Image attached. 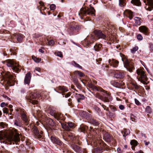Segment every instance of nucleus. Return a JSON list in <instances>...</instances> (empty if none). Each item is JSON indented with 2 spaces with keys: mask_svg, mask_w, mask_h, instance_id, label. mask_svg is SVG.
I'll return each instance as SVG.
<instances>
[{
  "mask_svg": "<svg viewBox=\"0 0 153 153\" xmlns=\"http://www.w3.org/2000/svg\"><path fill=\"white\" fill-rule=\"evenodd\" d=\"M62 137L65 140L70 144L76 139L74 134L69 131L64 132L62 134Z\"/></svg>",
  "mask_w": 153,
  "mask_h": 153,
  "instance_id": "f8f14e48",
  "label": "nucleus"
},
{
  "mask_svg": "<svg viewBox=\"0 0 153 153\" xmlns=\"http://www.w3.org/2000/svg\"><path fill=\"white\" fill-rule=\"evenodd\" d=\"M40 96L38 93H34L30 94L27 98L26 97V98L28 102L34 105L37 104L38 103V101L35 100H33V99H36L37 97H39Z\"/></svg>",
  "mask_w": 153,
  "mask_h": 153,
  "instance_id": "dca6fc26",
  "label": "nucleus"
},
{
  "mask_svg": "<svg viewBox=\"0 0 153 153\" xmlns=\"http://www.w3.org/2000/svg\"><path fill=\"white\" fill-rule=\"evenodd\" d=\"M71 64L76 68H77L80 69H82V67L74 61H73L71 62Z\"/></svg>",
  "mask_w": 153,
  "mask_h": 153,
  "instance_id": "49530a36",
  "label": "nucleus"
},
{
  "mask_svg": "<svg viewBox=\"0 0 153 153\" xmlns=\"http://www.w3.org/2000/svg\"><path fill=\"white\" fill-rule=\"evenodd\" d=\"M13 134L14 135V137L13 138V141L15 142L16 144L20 141V139L19 137V134L18 133L17 130L15 128L13 129Z\"/></svg>",
  "mask_w": 153,
  "mask_h": 153,
  "instance_id": "aec40b11",
  "label": "nucleus"
},
{
  "mask_svg": "<svg viewBox=\"0 0 153 153\" xmlns=\"http://www.w3.org/2000/svg\"><path fill=\"white\" fill-rule=\"evenodd\" d=\"M48 111L50 114L53 117L59 122L60 120H64V118L63 114L59 112H56V108L53 106H50Z\"/></svg>",
  "mask_w": 153,
  "mask_h": 153,
  "instance_id": "6e6552de",
  "label": "nucleus"
},
{
  "mask_svg": "<svg viewBox=\"0 0 153 153\" xmlns=\"http://www.w3.org/2000/svg\"><path fill=\"white\" fill-rule=\"evenodd\" d=\"M47 43H48V45L50 46H52L54 43V41L53 40H50L48 41Z\"/></svg>",
  "mask_w": 153,
  "mask_h": 153,
  "instance_id": "13d9d810",
  "label": "nucleus"
},
{
  "mask_svg": "<svg viewBox=\"0 0 153 153\" xmlns=\"http://www.w3.org/2000/svg\"><path fill=\"white\" fill-rule=\"evenodd\" d=\"M111 112L115 113V111L118 110V108L116 106L112 105H109V106Z\"/></svg>",
  "mask_w": 153,
  "mask_h": 153,
  "instance_id": "a18cd8bd",
  "label": "nucleus"
},
{
  "mask_svg": "<svg viewBox=\"0 0 153 153\" xmlns=\"http://www.w3.org/2000/svg\"><path fill=\"white\" fill-rule=\"evenodd\" d=\"M26 145L27 146V147H25V148L27 149V151L29 152H33V151L34 149V147H33L31 146V143L29 140H27L25 141Z\"/></svg>",
  "mask_w": 153,
  "mask_h": 153,
  "instance_id": "c85d7f7f",
  "label": "nucleus"
},
{
  "mask_svg": "<svg viewBox=\"0 0 153 153\" xmlns=\"http://www.w3.org/2000/svg\"><path fill=\"white\" fill-rule=\"evenodd\" d=\"M130 133V130L126 128L124 129L123 130L121 131V133L123 135V136L124 137L125 139L126 137Z\"/></svg>",
  "mask_w": 153,
  "mask_h": 153,
  "instance_id": "4c0bfd02",
  "label": "nucleus"
},
{
  "mask_svg": "<svg viewBox=\"0 0 153 153\" xmlns=\"http://www.w3.org/2000/svg\"><path fill=\"white\" fill-rule=\"evenodd\" d=\"M26 90L24 88H22L19 91V94L22 95L26 93Z\"/></svg>",
  "mask_w": 153,
  "mask_h": 153,
  "instance_id": "8fccbe9b",
  "label": "nucleus"
},
{
  "mask_svg": "<svg viewBox=\"0 0 153 153\" xmlns=\"http://www.w3.org/2000/svg\"><path fill=\"white\" fill-rule=\"evenodd\" d=\"M40 6L37 7V8L40 10L41 12L42 10H44L46 9V7H44V4L43 2H39Z\"/></svg>",
  "mask_w": 153,
  "mask_h": 153,
  "instance_id": "79ce46f5",
  "label": "nucleus"
},
{
  "mask_svg": "<svg viewBox=\"0 0 153 153\" xmlns=\"http://www.w3.org/2000/svg\"><path fill=\"white\" fill-rule=\"evenodd\" d=\"M120 55L122 58V60L123 62L124 67L126 68L127 71L130 72H133L135 69L134 64L129 61L126 56L122 53H120Z\"/></svg>",
  "mask_w": 153,
  "mask_h": 153,
  "instance_id": "0eeeda50",
  "label": "nucleus"
},
{
  "mask_svg": "<svg viewBox=\"0 0 153 153\" xmlns=\"http://www.w3.org/2000/svg\"><path fill=\"white\" fill-rule=\"evenodd\" d=\"M103 138L107 142H111L112 145L114 146H116V143L115 140L113 138V137L111 136L108 133H105L103 136Z\"/></svg>",
  "mask_w": 153,
  "mask_h": 153,
  "instance_id": "f3484780",
  "label": "nucleus"
},
{
  "mask_svg": "<svg viewBox=\"0 0 153 153\" xmlns=\"http://www.w3.org/2000/svg\"><path fill=\"white\" fill-rule=\"evenodd\" d=\"M16 48L14 47L13 48H10V51L11 52V54H12L13 53L14 55L15 54V53H14V50H15V48Z\"/></svg>",
  "mask_w": 153,
  "mask_h": 153,
  "instance_id": "e2e57ef3",
  "label": "nucleus"
},
{
  "mask_svg": "<svg viewBox=\"0 0 153 153\" xmlns=\"http://www.w3.org/2000/svg\"><path fill=\"white\" fill-rule=\"evenodd\" d=\"M137 39L141 41L143 39V37L142 35L140 34H138L137 36Z\"/></svg>",
  "mask_w": 153,
  "mask_h": 153,
  "instance_id": "4d7b16f0",
  "label": "nucleus"
},
{
  "mask_svg": "<svg viewBox=\"0 0 153 153\" xmlns=\"http://www.w3.org/2000/svg\"><path fill=\"white\" fill-rule=\"evenodd\" d=\"M56 55L59 57H62V53L60 52H58L56 53Z\"/></svg>",
  "mask_w": 153,
  "mask_h": 153,
  "instance_id": "69168bd1",
  "label": "nucleus"
},
{
  "mask_svg": "<svg viewBox=\"0 0 153 153\" xmlns=\"http://www.w3.org/2000/svg\"><path fill=\"white\" fill-rule=\"evenodd\" d=\"M139 31L143 33L144 34L146 35H149V30L145 26H141L139 28Z\"/></svg>",
  "mask_w": 153,
  "mask_h": 153,
  "instance_id": "5701e85b",
  "label": "nucleus"
},
{
  "mask_svg": "<svg viewBox=\"0 0 153 153\" xmlns=\"http://www.w3.org/2000/svg\"><path fill=\"white\" fill-rule=\"evenodd\" d=\"M146 111L148 113L150 114L152 112V109L150 106H147L146 108Z\"/></svg>",
  "mask_w": 153,
  "mask_h": 153,
  "instance_id": "864d4df0",
  "label": "nucleus"
},
{
  "mask_svg": "<svg viewBox=\"0 0 153 153\" xmlns=\"http://www.w3.org/2000/svg\"><path fill=\"white\" fill-rule=\"evenodd\" d=\"M45 121L47 124L51 126H54L56 124L55 123L52 119L49 118H46Z\"/></svg>",
  "mask_w": 153,
  "mask_h": 153,
  "instance_id": "f704fd0d",
  "label": "nucleus"
},
{
  "mask_svg": "<svg viewBox=\"0 0 153 153\" xmlns=\"http://www.w3.org/2000/svg\"><path fill=\"white\" fill-rule=\"evenodd\" d=\"M73 82L75 84V85L79 89H82V86L79 83L77 79L74 77V76L73 77Z\"/></svg>",
  "mask_w": 153,
  "mask_h": 153,
  "instance_id": "e433bc0d",
  "label": "nucleus"
},
{
  "mask_svg": "<svg viewBox=\"0 0 153 153\" xmlns=\"http://www.w3.org/2000/svg\"><path fill=\"white\" fill-rule=\"evenodd\" d=\"M108 112V113L107 114L110 118H114L116 117V115L115 113L111 112L109 110Z\"/></svg>",
  "mask_w": 153,
  "mask_h": 153,
  "instance_id": "c03bdc74",
  "label": "nucleus"
},
{
  "mask_svg": "<svg viewBox=\"0 0 153 153\" xmlns=\"http://www.w3.org/2000/svg\"><path fill=\"white\" fill-rule=\"evenodd\" d=\"M82 113L83 115V117L85 118L89 121L92 118L91 115L89 113L84 111H83Z\"/></svg>",
  "mask_w": 153,
  "mask_h": 153,
  "instance_id": "58836bf2",
  "label": "nucleus"
},
{
  "mask_svg": "<svg viewBox=\"0 0 153 153\" xmlns=\"http://www.w3.org/2000/svg\"><path fill=\"white\" fill-rule=\"evenodd\" d=\"M135 23L136 25H141V22L140 21V18L139 17H136L134 18Z\"/></svg>",
  "mask_w": 153,
  "mask_h": 153,
  "instance_id": "3c124183",
  "label": "nucleus"
},
{
  "mask_svg": "<svg viewBox=\"0 0 153 153\" xmlns=\"http://www.w3.org/2000/svg\"><path fill=\"white\" fill-rule=\"evenodd\" d=\"M149 45H150V50L152 52L153 51V44L150 43Z\"/></svg>",
  "mask_w": 153,
  "mask_h": 153,
  "instance_id": "0e129e2a",
  "label": "nucleus"
},
{
  "mask_svg": "<svg viewBox=\"0 0 153 153\" xmlns=\"http://www.w3.org/2000/svg\"><path fill=\"white\" fill-rule=\"evenodd\" d=\"M126 0H119V5L120 7H124L126 4Z\"/></svg>",
  "mask_w": 153,
  "mask_h": 153,
  "instance_id": "de8ad7c7",
  "label": "nucleus"
},
{
  "mask_svg": "<svg viewBox=\"0 0 153 153\" xmlns=\"http://www.w3.org/2000/svg\"><path fill=\"white\" fill-rule=\"evenodd\" d=\"M114 76L117 78L123 79L125 76V74L122 71H117L115 74Z\"/></svg>",
  "mask_w": 153,
  "mask_h": 153,
  "instance_id": "7c9ffc66",
  "label": "nucleus"
},
{
  "mask_svg": "<svg viewBox=\"0 0 153 153\" xmlns=\"http://www.w3.org/2000/svg\"><path fill=\"white\" fill-rule=\"evenodd\" d=\"M137 76L138 80L144 85H147L148 80L146 72L144 68L140 67L136 70Z\"/></svg>",
  "mask_w": 153,
  "mask_h": 153,
  "instance_id": "423d86ee",
  "label": "nucleus"
},
{
  "mask_svg": "<svg viewBox=\"0 0 153 153\" xmlns=\"http://www.w3.org/2000/svg\"><path fill=\"white\" fill-rule=\"evenodd\" d=\"M138 49V48L137 46H136L134 47L131 50V52L134 53H135V52L137 51Z\"/></svg>",
  "mask_w": 153,
  "mask_h": 153,
  "instance_id": "5fc2aeb1",
  "label": "nucleus"
},
{
  "mask_svg": "<svg viewBox=\"0 0 153 153\" xmlns=\"http://www.w3.org/2000/svg\"><path fill=\"white\" fill-rule=\"evenodd\" d=\"M75 97L78 103H81V101L84 100L85 97L83 94H76Z\"/></svg>",
  "mask_w": 153,
  "mask_h": 153,
  "instance_id": "a878e982",
  "label": "nucleus"
},
{
  "mask_svg": "<svg viewBox=\"0 0 153 153\" xmlns=\"http://www.w3.org/2000/svg\"><path fill=\"white\" fill-rule=\"evenodd\" d=\"M55 90L58 92H59L58 91L62 92H66L68 91L67 88L64 86H59L55 89Z\"/></svg>",
  "mask_w": 153,
  "mask_h": 153,
  "instance_id": "cd10ccee",
  "label": "nucleus"
},
{
  "mask_svg": "<svg viewBox=\"0 0 153 153\" xmlns=\"http://www.w3.org/2000/svg\"><path fill=\"white\" fill-rule=\"evenodd\" d=\"M82 26L77 24L70 26L68 31L70 35H75L78 33V32L81 29Z\"/></svg>",
  "mask_w": 153,
  "mask_h": 153,
  "instance_id": "4468645a",
  "label": "nucleus"
},
{
  "mask_svg": "<svg viewBox=\"0 0 153 153\" xmlns=\"http://www.w3.org/2000/svg\"><path fill=\"white\" fill-rule=\"evenodd\" d=\"M94 42V40H90L89 38L85 39L83 41H82V44L84 47L88 48L91 45L93 44Z\"/></svg>",
  "mask_w": 153,
  "mask_h": 153,
  "instance_id": "412c9836",
  "label": "nucleus"
},
{
  "mask_svg": "<svg viewBox=\"0 0 153 153\" xmlns=\"http://www.w3.org/2000/svg\"><path fill=\"white\" fill-rule=\"evenodd\" d=\"M93 32L94 36H92L91 39L94 40H98L99 39H102L106 40L108 39V38L106 35L100 30H95Z\"/></svg>",
  "mask_w": 153,
  "mask_h": 153,
  "instance_id": "9b49d317",
  "label": "nucleus"
},
{
  "mask_svg": "<svg viewBox=\"0 0 153 153\" xmlns=\"http://www.w3.org/2000/svg\"><path fill=\"white\" fill-rule=\"evenodd\" d=\"M146 5H148L147 8L146 9L148 10L151 11L153 9V0H143Z\"/></svg>",
  "mask_w": 153,
  "mask_h": 153,
  "instance_id": "4be33fe9",
  "label": "nucleus"
},
{
  "mask_svg": "<svg viewBox=\"0 0 153 153\" xmlns=\"http://www.w3.org/2000/svg\"><path fill=\"white\" fill-rule=\"evenodd\" d=\"M87 85L89 89L93 91L102 92L101 99L104 102H109L112 101V97L110 92L104 90L100 87L95 86L91 82H88Z\"/></svg>",
  "mask_w": 153,
  "mask_h": 153,
  "instance_id": "f03ea898",
  "label": "nucleus"
},
{
  "mask_svg": "<svg viewBox=\"0 0 153 153\" xmlns=\"http://www.w3.org/2000/svg\"><path fill=\"white\" fill-rule=\"evenodd\" d=\"M124 14L126 17L131 19L134 16V13L129 10H126L124 12Z\"/></svg>",
  "mask_w": 153,
  "mask_h": 153,
  "instance_id": "b1692460",
  "label": "nucleus"
},
{
  "mask_svg": "<svg viewBox=\"0 0 153 153\" xmlns=\"http://www.w3.org/2000/svg\"><path fill=\"white\" fill-rule=\"evenodd\" d=\"M15 36L18 42L19 43L22 42L23 39L25 37L21 33L17 34L15 35Z\"/></svg>",
  "mask_w": 153,
  "mask_h": 153,
  "instance_id": "72a5a7b5",
  "label": "nucleus"
},
{
  "mask_svg": "<svg viewBox=\"0 0 153 153\" xmlns=\"http://www.w3.org/2000/svg\"><path fill=\"white\" fill-rule=\"evenodd\" d=\"M71 147L75 152H79L82 151V148L76 144L75 143H72L71 144Z\"/></svg>",
  "mask_w": 153,
  "mask_h": 153,
  "instance_id": "bb28decb",
  "label": "nucleus"
},
{
  "mask_svg": "<svg viewBox=\"0 0 153 153\" xmlns=\"http://www.w3.org/2000/svg\"><path fill=\"white\" fill-rule=\"evenodd\" d=\"M131 2L133 5L138 6H141V4L140 0H131Z\"/></svg>",
  "mask_w": 153,
  "mask_h": 153,
  "instance_id": "ea45409f",
  "label": "nucleus"
},
{
  "mask_svg": "<svg viewBox=\"0 0 153 153\" xmlns=\"http://www.w3.org/2000/svg\"><path fill=\"white\" fill-rule=\"evenodd\" d=\"M130 143L131 145L132 146L131 148L133 150H135V147L139 144L138 142L135 140H131Z\"/></svg>",
  "mask_w": 153,
  "mask_h": 153,
  "instance_id": "c9c22d12",
  "label": "nucleus"
},
{
  "mask_svg": "<svg viewBox=\"0 0 153 153\" xmlns=\"http://www.w3.org/2000/svg\"><path fill=\"white\" fill-rule=\"evenodd\" d=\"M9 109L7 108H4L3 109V112L4 113H9Z\"/></svg>",
  "mask_w": 153,
  "mask_h": 153,
  "instance_id": "680f3d73",
  "label": "nucleus"
},
{
  "mask_svg": "<svg viewBox=\"0 0 153 153\" xmlns=\"http://www.w3.org/2000/svg\"><path fill=\"white\" fill-rule=\"evenodd\" d=\"M51 141L55 144L59 146V149L62 151L64 153H68L69 152L68 146L64 143L58 138L56 136H51L50 137Z\"/></svg>",
  "mask_w": 153,
  "mask_h": 153,
  "instance_id": "39448f33",
  "label": "nucleus"
},
{
  "mask_svg": "<svg viewBox=\"0 0 153 153\" xmlns=\"http://www.w3.org/2000/svg\"><path fill=\"white\" fill-rule=\"evenodd\" d=\"M51 10H53L56 8V5L53 4H51L50 6Z\"/></svg>",
  "mask_w": 153,
  "mask_h": 153,
  "instance_id": "052dcab7",
  "label": "nucleus"
},
{
  "mask_svg": "<svg viewBox=\"0 0 153 153\" xmlns=\"http://www.w3.org/2000/svg\"><path fill=\"white\" fill-rule=\"evenodd\" d=\"M34 37L36 41L39 42V43L41 45H43L44 43H47L48 41V37L44 35L35 34Z\"/></svg>",
  "mask_w": 153,
  "mask_h": 153,
  "instance_id": "2eb2a0df",
  "label": "nucleus"
},
{
  "mask_svg": "<svg viewBox=\"0 0 153 153\" xmlns=\"http://www.w3.org/2000/svg\"><path fill=\"white\" fill-rule=\"evenodd\" d=\"M100 105H101V106L104 108V110H105L107 111H109V108L108 107H107L106 106H105V105L103 104H102L101 103H100Z\"/></svg>",
  "mask_w": 153,
  "mask_h": 153,
  "instance_id": "6e6d98bb",
  "label": "nucleus"
},
{
  "mask_svg": "<svg viewBox=\"0 0 153 153\" xmlns=\"http://www.w3.org/2000/svg\"><path fill=\"white\" fill-rule=\"evenodd\" d=\"M94 151L95 153H101L103 151V149L101 148H97Z\"/></svg>",
  "mask_w": 153,
  "mask_h": 153,
  "instance_id": "603ef678",
  "label": "nucleus"
},
{
  "mask_svg": "<svg viewBox=\"0 0 153 153\" xmlns=\"http://www.w3.org/2000/svg\"><path fill=\"white\" fill-rule=\"evenodd\" d=\"M95 10L93 7H85L80 9L79 15L81 19L90 21L91 20L90 16H95Z\"/></svg>",
  "mask_w": 153,
  "mask_h": 153,
  "instance_id": "7ed1b4c3",
  "label": "nucleus"
},
{
  "mask_svg": "<svg viewBox=\"0 0 153 153\" xmlns=\"http://www.w3.org/2000/svg\"><path fill=\"white\" fill-rule=\"evenodd\" d=\"M31 79L30 73V72H28L26 74L24 79V82L25 84H29Z\"/></svg>",
  "mask_w": 153,
  "mask_h": 153,
  "instance_id": "473e14b6",
  "label": "nucleus"
},
{
  "mask_svg": "<svg viewBox=\"0 0 153 153\" xmlns=\"http://www.w3.org/2000/svg\"><path fill=\"white\" fill-rule=\"evenodd\" d=\"M6 61L7 66L10 67L14 72L18 73L21 71V66L16 63L13 60L8 59Z\"/></svg>",
  "mask_w": 153,
  "mask_h": 153,
  "instance_id": "1a4fd4ad",
  "label": "nucleus"
},
{
  "mask_svg": "<svg viewBox=\"0 0 153 153\" xmlns=\"http://www.w3.org/2000/svg\"><path fill=\"white\" fill-rule=\"evenodd\" d=\"M26 114L25 111H21L20 112L21 119H17L15 120L14 121V125L19 127H22L23 124L25 126H28V127L32 130L35 138L40 140L42 141L43 139V131L39 127L30 123L29 117Z\"/></svg>",
  "mask_w": 153,
  "mask_h": 153,
  "instance_id": "f257e3e1",
  "label": "nucleus"
},
{
  "mask_svg": "<svg viewBox=\"0 0 153 153\" xmlns=\"http://www.w3.org/2000/svg\"><path fill=\"white\" fill-rule=\"evenodd\" d=\"M40 110H36L35 109L32 110V113L33 116L35 117L36 118L38 114L40 113Z\"/></svg>",
  "mask_w": 153,
  "mask_h": 153,
  "instance_id": "37998d69",
  "label": "nucleus"
},
{
  "mask_svg": "<svg viewBox=\"0 0 153 153\" xmlns=\"http://www.w3.org/2000/svg\"><path fill=\"white\" fill-rule=\"evenodd\" d=\"M64 120H60L59 123L60 124L62 128L65 130L66 131H70L73 129L75 127L74 124L71 122H68L67 123L64 122L65 120V117L64 116Z\"/></svg>",
  "mask_w": 153,
  "mask_h": 153,
  "instance_id": "9d476101",
  "label": "nucleus"
},
{
  "mask_svg": "<svg viewBox=\"0 0 153 153\" xmlns=\"http://www.w3.org/2000/svg\"><path fill=\"white\" fill-rule=\"evenodd\" d=\"M88 129V127L83 124H81L80 127L78 128V131L79 132H83L85 133V132H87Z\"/></svg>",
  "mask_w": 153,
  "mask_h": 153,
  "instance_id": "c756f323",
  "label": "nucleus"
},
{
  "mask_svg": "<svg viewBox=\"0 0 153 153\" xmlns=\"http://www.w3.org/2000/svg\"><path fill=\"white\" fill-rule=\"evenodd\" d=\"M111 84L117 88L123 89L124 88L125 83L121 80H112L110 82Z\"/></svg>",
  "mask_w": 153,
  "mask_h": 153,
  "instance_id": "6ab92c4d",
  "label": "nucleus"
},
{
  "mask_svg": "<svg viewBox=\"0 0 153 153\" xmlns=\"http://www.w3.org/2000/svg\"><path fill=\"white\" fill-rule=\"evenodd\" d=\"M103 146L104 148L106 150H109V149L108 148V146L103 142Z\"/></svg>",
  "mask_w": 153,
  "mask_h": 153,
  "instance_id": "bf43d9fd",
  "label": "nucleus"
},
{
  "mask_svg": "<svg viewBox=\"0 0 153 153\" xmlns=\"http://www.w3.org/2000/svg\"><path fill=\"white\" fill-rule=\"evenodd\" d=\"M89 121L90 123L95 126H97L100 124L99 122L98 121L94 118L91 119Z\"/></svg>",
  "mask_w": 153,
  "mask_h": 153,
  "instance_id": "a19ab883",
  "label": "nucleus"
},
{
  "mask_svg": "<svg viewBox=\"0 0 153 153\" xmlns=\"http://www.w3.org/2000/svg\"><path fill=\"white\" fill-rule=\"evenodd\" d=\"M85 76V74L79 71H75L71 75V76L72 79L73 76H74L76 79H77V77H78L79 78L80 80L84 84H85V80H82L81 78L84 77Z\"/></svg>",
  "mask_w": 153,
  "mask_h": 153,
  "instance_id": "a211bd4d",
  "label": "nucleus"
},
{
  "mask_svg": "<svg viewBox=\"0 0 153 153\" xmlns=\"http://www.w3.org/2000/svg\"><path fill=\"white\" fill-rule=\"evenodd\" d=\"M108 63L110 66L114 68H117L118 66L119 62L118 61L115 59H109Z\"/></svg>",
  "mask_w": 153,
  "mask_h": 153,
  "instance_id": "393cba45",
  "label": "nucleus"
},
{
  "mask_svg": "<svg viewBox=\"0 0 153 153\" xmlns=\"http://www.w3.org/2000/svg\"><path fill=\"white\" fill-rule=\"evenodd\" d=\"M3 78L6 82L5 85L8 87L7 89L9 86L14 85L15 83L18 84V81L14 74L12 75L10 72H5L3 75Z\"/></svg>",
  "mask_w": 153,
  "mask_h": 153,
  "instance_id": "20e7f679",
  "label": "nucleus"
},
{
  "mask_svg": "<svg viewBox=\"0 0 153 153\" xmlns=\"http://www.w3.org/2000/svg\"><path fill=\"white\" fill-rule=\"evenodd\" d=\"M94 50L98 52L102 50V45L100 43H96L94 47Z\"/></svg>",
  "mask_w": 153,
  "mask_h": 153,
  "instance_id": "2f4dec72",
  "label": "nucleus"
},
{
  "mask_svg": "<svg viewBox=\"0 0 153 153\" xmlns=\"http://www.w3.org/2000/svg\"><path fill=\"white\" fill-rule=\"evenodd\" d=\"M135 104L137 105H139L140 104V103L136 99H135Z\"/></svg>",
  "mask_w": 153,
  "mask_h": 153,
  "instance_id": "774afa93",
  "label": "nucleus"
},
{
  "mask_svg": "<svg viewBox=\"0 0 153 153\" xmlns=\"http://www.w3.org/2000/svg\"><path fill=\"white\" fill-rule=\"evenodd\" d=\"M127 85L128 88L133 91L139 90L140 87V86L138 85L135 81L131 78L128 79Z\"/></svg>",
  "mask_w": 153,
  "mask_h": 153,
  "instance_id": "ddd939ff",
  "label": "nucleus"
},
{
  "mask_svg": "<svg viewBox=\"0 0 153 153\" xmlns=\"http://www.w3.org/2000/svg\"><path fill=\"white\" fill-rule=\"evenodd\" d=\"M32 59L36 62H39L41 61V59L39 58H37L35 56L33 55L32 56Z\"/></svg>",
  "mask_w": 153,
  "mask_h": 153,
  "instance_id": "09e8293b",
  "label": "nucleus"
},
{
  "mask_svg": "<svg viewBox=\"0 0 153 153\" xmlns=\"http://www.w3.org/2000/svg\"><path fill=\"white\" fill-rule=\"evenodd\" d=\"M134 116L133 114H131L130 119L132 121L135 122V119L134 118Z\"/></svg>",
  "mask_w": 153,
  "mask_h": 153,
  "instance_id": "338daca9",
  "label": "nucleus"
}]
</instances>
